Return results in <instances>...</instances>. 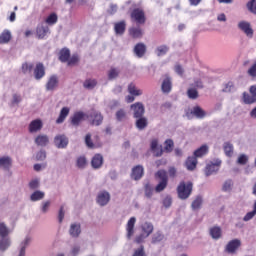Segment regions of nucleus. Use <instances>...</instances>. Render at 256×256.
Wrapping results in <instances>:
<instances>
[{"label":"nucleus","mask_w":256,"mask_h":256,"mask_svg":"<svg viewBox=\"0 0 256 256\" xmlns=\"http://www.w3.org/2000/svg\"><path fill=\"white\" fill-rule=\"evenodd\" d=\"M209 235L214 239V241H219L223 237V230L219 226H213L209 230Z\"/></svg>","instance_id":"4be33fe9"},{"label":"nucleus","mask_w":256,"mask_h":256,"mask_svg":"<svg viewBox=\"0 0 256 256\" xmlns=\"http://www.w3.org/2000/svg\"><path fill=\"white\" fill-rule=\"evenodd\" d=\"M64 219H65V208L61 206L58 212V223H63Z\"/></svg>","instance_id":"0e129e2a"},{"label":"nucleus","mask_w":256,"mask_h":256,"mask_svg":"<svg viewBox=\"0 0 256 256\" xmlns=\"http://www.w3.org/2000/svg\"><path fill=\"white\" fill-rule=\"evenodd\" d=\"M130 109L133 110V117L137 119L139 117H143L145 115V105L141 102H136L130 106Z\"/></svg>","instance_id":"9d476101"},{"label":"nucleus","mask_w":256,"mask_h":256,"mask_svg":"<svg viewBox=\"0 0 256 256\" xmlns=\"http://www.w3.org/2000/svg\"><path fill=\"white\" fill-rule=\"evenodd\" d=\"M22 71L23 73H31L33 71V64L24 63L22 65Z\"/></svg>","instance_id":"e2e57ef3"},{"label":"nucleus","mask_w":256,"mask_h":256,"mask_svg":"<svg viewBox=\"0 0 256 256\" xmlns=\"http://www.w3.org/2000/svg\"><path fill=\"white\" fill-rule=\"evenodd\" d=\"M185 167L188 171H195L197 168V158L195 156H189L185 162Z\"/></svg>","instance_id":"a878e982"},{"label":"nucleus","mask_w":256,"mask_h":256,"mask_svg":"<svg viewBox=\"0 0 256 256\" xmlns=\"http://www.w3.org/2000/svg\"><path fill=\"white\" fill-rule=\"evenodd\" d=\"M145 173V169L142 165H137L134 168H132L131 172V179H134V181H139L143 177Z\"/></svg>","instance_id":"dca6fc26"},{"label":"nucleus","mask_w":256,"mask_h":256,"mask_svg":"<svg viewBox=\"0 0 256 256\" xmlns=\"http://www.w3.org/2000/svg\"><path fill=\"white\" fill-rule=\"evenodd\" d=\"M49 33H50L49 26L43 23L39 24L36 28V36L38 39H45V37H47Z\"/></svg>","instance_id":"2eb2a0df"},{"label":"nucleus","mask_w":256,"mask_h":256,"mask_svg":"<svg viewBox=\"0 0 256 256\" xmlns=\"http://www.w3.org/2000/svg\"><path fill=\"white\" fill-rule=\"evenodd\" d=\"M136 119L137 120H136L135 125L139 131H143L144 129H147V125H149V121L147 120V118L141 116Z\"/></svg>","instance_id":"cd10ccee"},{"label":"nucleus","mask_w":256,"mask_h":256,"mask_svg":"<svg viewBox=\"0 0 256 256\" xmlns=\"http://www.w3.org/2000/svg\"><path fill=\"white\" fill-rule=\"evenodd\" d=\"M156 179H160V182L155 187L156 193H161V191H165L167 189V185L169 183V177L167 176V171L158 170L155 173Z\"/></svg>","instance_id":"7ed1b4c3"},{"label":"nucleus","mask_w":256,"mask_h":256,"mask_svg":"<svg viewBox=\"0 0 256 256\" xmlns=\"http://www.w3.org/2000/svg\"><path fill=\"white\" fill-rule=\"evenodd\" d=\"M150 149L155 157H161L163 155V148L159 147V140L153 139L150 143Z\"/></svg>","instance_id":"a211bd4d"},{"label":"nucleus","mask_w":256,"mask_h":256,"mask_svg":"<svg viewBox=\"0 0 256 256\" xmlns=\"http://www.w3.org/2000/svg\"><path fill=\"white\" fill-rule=\"evenodd\" d=\"M221 159H216L214 162H210L205 167V175L206 177H210L213 173H217L219 171V167H221Z\"/></svg>","instance_id":"423d86ee"},{"label":"nucleus","mask_w":256,"mask_h":256,"mask_svg":"<svg viewBox=\"0 0 256 256\" xmlns=\"http://www.w3.org/2000/svg\"><path fill=\"white\" fill-rule=\"evenodd\" d=\"M119 77V69L111 68L108 72V79L111 81L113 79H117Z\"/></svg>","instance_id":"864d4df0"},{"label":"nucleus","mask_w":256,"mask_h":256,"mask_svg":"<svg viewBox=\"0 0 256 256\" xmlns=\"http://www.w3.org/2000/svg\"><path fill=\"white\" fill-rule=\"evenodd\" d=\"M83 87L85 89H89V90L95 89V87H97V80H95V79H87V80L84 81Z\"/></svg>","instance_id":"c03bdc74"},{"label":"nucleus","mask_w":256,"mask_h":256,"mask_svg":"<svg viewBox=\"0 0 256 256\" xmlns=\"http://www.w3.org/2000/svg\"><path fill=\"white\" fill-rule=\"evenodd\" d=\"M203 205V197L201 195L196 196L191 204L192 211H199Z\"/></svg>","instance_id":"f704fd0d"},{"label":"nucleus","mask_w":256,"mask_h":256,"mask_svg":"<svg viewBox=\"0 0 256 256\" xmlns=\"http://www.w3.org/2000/svg\"><path fill=\"white\" fill-rule=\"evenodd\" d=\"M191 115H194L197 119H203L205 117L206 113L201 109V107L196 106L192 109Z\"/></svg>","instance_id":"a19ab883"},{"label":"nucleus","mask_w":256,"mask_h":256,"mask_svg":"<svg viewBox=\"0 0 256 256\" xmlns=\"http://www.w3.org/2000/svg\"><path fill=\"white\" fill-rule=\"evenodd\" d=\"M9 227L5 222H0V251H7L11 246V240L9 239Z\"/></svg>","instance_id":"f257e3e1"},{"label":"nucleus","mask_w":256,"mask_h":256,"mask_svg":"<svg viewBox=\"0 0 256 256\" xmlns=\"http://www.w3.org/2000/svg\"><path fill=\"white\" fill-rule=\"evenodd\" d=\"M11 165H13V159L10 156L0 157V169L9 171V169H11Z\"/></svg>","instance_id":"aec40b11"},{"label":"nucleus","mask_w":256,"mask_h":256,"mask_svg":"<svg viewBox=\"0 0 256 256\" xmlns=\"http://www.w3.org/2000/svg\"><path fill=\"white\" fill-rule=\"evenodd\" d=\"M153 186H151V184H146L144 187V193H145V197H147V199H151L153 197Z\"/></svg>","instance_id":"3c124183"},{"label":"nucleus","mask_w":256,"mask_h":256,"mask_svg":"<svg viewBox=\"0 0 256 256\" xmlns=\"http://www.w3.org/2000/svg\"><path fill=\"white\" fill-rule=\"evenodd\" d=\"M233 189V180L228 179L223 183L222 186V191H224V193H229V191H231Z\"/></svg>","instance_id":"de8ad7c7"},{"label":"nucleus","mask_w":256,"mask_h":256,"mask_svg":"<svg viewBox=\"0 0 256 256\" xmlns=\"http://www.w3.org/2000/svg\"><path fill=\"white\" fill-rule=\"evenodd\" d=\"M243 102L245 105H253V103H256V98L247 92L243 93Z\"/></svg>","instance_id":"79ce46f5"},{"label":"nucleus","mask_w":256,"mask_h":256,"mask_svg":"<svg viewBox=\"0 0 256 256\" xmlns=\"http://www.w3.org/2000/svg\"><path fill=\"white\" fill-rule=\"evenodd\" d=\"M76 165L79 169H85V166L87 165V159L85 158V156H80L77 159Z\"/></svg>","instance_id":"5fc2aeb1"},{"label":"nucleus","mask_w":256,"mask_h":256,"mask_svg":"<svg viewBox=\"0 0 256 256\" xmlns=\"http://www.w3.org/2000/svg\"><path fill=\"white\" fill-rule=\"evenodd\" d=\"M93 169H101L103 167V155L95 154L91 160Z\"/></svg>","instance_id":"393cba45"},{"label":"nucleus","mask_w":256,"mask_h":256,"mask_svg":"<svg viewBox=\"0 0 256 256\" xmlns=\"http://www.w3.org/2000/svg\"><path fill=\"white\" fill-rule=\"evenodd\" d=\"M135 223H137V218L131 217L126 225V231H127V238L130 239V237H133V234L135 233Z\"/></svg>","instance_id":"412c9836"},{"label":"nucleus","mask_w":256,"mask_h":256,"mask_svg":"<svg viewBox=\"0 0 256 256\" xmlns=\"http://www.w3.org/2000/svg\"><path fill=\"white\" fill-rule=\"evenodd\" d=\"M133 256H146L145 255V248L143 246H140V248L135 250Z\"/></svg>","instance_id":"774afa93"},{"label":"nucleus","mask_w":256,"mask_h":256,"mask_svg":"<svg viewBox=\"0 0 256 256\" xmlns=\"http://www.w3.org/2000/svg\"><path fill=\"white\" fill-rule=\"evenodd\" d=\"M70 57H71V51L69 50V48H63L60 50L59 61H61V63H67Z\"/></svg>","instance_id":"c85d7f7f"},{"label":"nucleus","mask_w":256,"mask_h":256,"mask_svg":"<svg viewBox=\"0 0 256 256\" xmlns=\"http://www.w3.org/2000/svg\"><path fill=\"white\" fill-rule=\"evenodd\" d=\"M34 143H36L38 147H47L49 145V136L45 134H39L35 138Z\"/></svg>","instance_id":"5701e85b"},{"label":"nucleus","mask_w":256,"mask_h":256,"mask_svg":"<svg viewBox=\"0 0 256 256\" xmlns=\"http://www.w3.org/2000/svg\"><path fill=\"white\" fill-rule=\"evenodd\" d=\"M69 115V108L63 107L60 111L59 117L56 120V123L59 125L67 119V116Z\"/></svg>","instance_id":"4c0bfd02"},{"label":"nucleus","mask_w":256,"mask_h":256,"mask_svg":"<svg viewBox=\"0 0 256 256\" xmlns=\"http://www.w3.org/2000/svg\"><path fill=\"white\" fill-rule=\"evenodd\" d=\"M87 119H89L92 123V125H95L96 127H99L101 123H103V115L100 114L99 111L92 110L88 115Z\"/></svg>","instance_id":"1a4fd4ad"},{"label":"nucleus","mask_w":256,"mask_h":256,"mask_svg":"<svg viewBox=\"0 0 256 256\" xmlns=\"http://www.w3.org/2000/svg\"><path fill=\"white\" fill-rule=\"evenodd\" d=\"M109 201H111V194L108 191L103 190L98 193L96 203H98L100 207H105V205L109 204Z\"/></svg>","instance_id":"0eeeda50"},{"label":"nucleus","mask_w":256,"mask_h":256,"mask_svg":"<svg viewBox=\"0 0 256 256\" xmlns=\"http://www.w3.org/2000/svg\"><path fill=\"white\" fill-rule=\"evenodd\" d=\"M129 33L134 39L143 37V30L141 28H130Z\"/></svg>","instance_id":"a18cd8bd"},{"label":"nucleus","mask_w":256,"mask_h":256,"mask_svg":"<svg viewBox=\"0 0 256 256\" xmlns=\"http://www.w3.org/2000/svg\"><path fill=\"white\" fill-rule=\"evenodd\" d=\"M29 189L35 191V189H39V179L35 178L31 180L28 184Z\"/></svg>","instance_id":"bf43d9fd"},{"label":"nucleus","mask_w":256,"mask_h":256,"mask_svg":"<svg viewBox=\"0 0 256 256\" xmlns=\"http://www.w3.org/2000/svg\"><path fill=\"white\" fill-rule=\"evenodd\" d=\"M246 7L250 13L256 15V0H250L247 2Z\"/></svg>","instance_id":"603ef678"},{"label":"nucleus","mask_w":256,"mask_h":256,"mask_svg":"<svg viewBox=\"0 0 256 256\" xmlns=\"http://www.w3.org/2000/svg\"><path fill=\"white\" fill-rule=\"evenodd\" d=\"M249 162V156L247 154H240V156L237 159L238 165H247Z\"/></svg>","instance_id":"6e6d98bb"},{"label":"nucleus","mask_w":256,"mask_h":256,"mask_svg":"<svg viewBox=\"0 0 256 256\" xmlns=\"http://www.w3.org/2000/svg\"><path fill=\"white\" fill-rule=\"evenodd\" d=\"M45 77V66L43 63L36 64V67L34 69V78L36 81H41Z\"/></svg>","instance_id":"6ab92c4d"},{"label":"nucleus","mask_w":256,"mask_h":256,"mask_svg":"<svg viewBox=\"0 0 256 256\" xmlns=\"http://www.w3.org/2000/svg\"><path fill=\"white\" fill-rule=\"evenodd\" d=\"M223 149L226 157H233V151H234L233 144H231L230 142H225L223 144Z\"/></svg>","instance_id":"ea45409f"},{"label":"nucleus","mask_w":256,"mask_h":256,"mask_svg":"<svg viewBox=\"0 0 256 256\" xmlns=\"http://www.w3.org/2000/svg\"><path fill=\"white\" fill-rule=\"evenodd\" d=\"M239 247H241V240L233 239L227 243L225 247V251L230 255H234V253H237V250L239 249Z\"/></svg>","instance_id":"9b49d317"},{"label":"nucleus","mask_w":256,"mask_h":256,"mask_svg":"<svg viewBox=\"0 0 256 256\" xmlns=\"http://www.w3.org/2000/svg\"><path fill=\"white\" fill-rule=\"evenodd\" d=\"M31 243V237L27 236L24 241H22V243L20 244V252L18 256H25V249H27V247H29Z\"/></svg>","instance_id":"58836bf2"},{"label":"nucleus","mask_w":256,"mask_h":256,"mask_svg":"<svg viewBox=\"0 0 256 256\" xmlns=\"http://www.w3.org/2000/svg\"><path fill=\"white\" fill-rule=\"evenodd\" d=\"M126 28L127 24L125 23V20H122L114 24V31L116 35H123V33H125Z\"/></svg>","instance_id":"c756f323"},{"label":"nucleus","mask_w":256,"mask_h":256,"mask_svg":"<svg viewBox=\"0 0 256 256\" xmlns=\"http://www.w3.org/2000/svg\"><path fill=\"white\" fill-rule=\"evenodd\" d=\"M209 153V146L207 144L202 145L200 148L194 151V157H205Z\"/></svg>","instance_id":"72a5a7b5"},{"label":"nucleus","mask_w":256,"mask_h":256,"mask_svg":"<svg viewBox=\"0 0 256 256\" xmlns=\"http://www.w3.org/2000/svg\"><path fill=\"white\" fill-rule=\"evenodd\" d=\"M116 119L119 122L125 121L127 119V112L125 111V109H119L116 112Z\"/></svg>","instance_id":"8fccbe9b"},{"label":"nucleus","mask_w":256,"mask_h":256,"mask_svg":"<svg viewBox=\"0 0 256 256\" xmlns=\"http://www.w3.org/2000/svg\"><path fill=\"white\" fill-rule=\"evenodd\" d=\"M256 213L252 210L248 213H246V215L243 217V221H251V219H253V217H255Z\"/></svg>","instance_id":"338daca9"},{"label":"nucleus","mask_w":256,"mask_h":256,"mask_svg":"<svg viewBox=\"0 0 256 256\" xmlns=\"http://www.w3.org/2000/svg\"><path fill=\"white\" fill-rule=\"evenodd\" d=\"M164 237L165 236L160 231L156 232L152 236V244L156 245V243H161V241H163Z\"/></svg>","instance_id":"49530a36"},{"label":"nucleus","mask_w":256,"mask_h":256,"mask_svg":"<svg viewBox=\"0 0 256 256\" xmlns=\"http://www.w3.org/2000/svg\"><path fill=\"white\" fill-rule=\"evenodd\" d=\"M85 117L87 118V114H85L84 112H75L74 115L71 117V124L74 125V127H79L81 121H83Z\"/></svg>","instance_id":"f3484780"},{"label":"nucleus","mask_w":256,"mask_h":256,"mask_svg":"<svg viewBox=\"0 0 256 256\" xmlns=\"http://www.w3.org/2000/svg\"><path fill=\"white\" fill-rule=\"evenodd\" d=\"M173 147H175V142H173V140H171V139L165 140V142H164L165 153H172Z\"/></svg>","instance_id":"37998d69"},{"label":"nucleus","mask_w":256,"mask_h":256,"mask_svg":"<svg viewBox=\"0 0 256 256\" xmlns=\"http://www.w3.org/2000/svg\"><path fill=\"white\" fill-rule=\"evenodd\" d=\"M128 93L133 97H141V95H143V90L137 88L135 83H130L128 85Z\"/></svg>","instance_id":"bb28decb"},{"label":"nucleus","mask_w":256,"mask_h":256,"mask_svg":"<svg viewBox=\"0 0 256 256\" xmlns=\"http://www.w3.org/2000/svg\"><path fill=\"white\" fill-rule=\"evenodd\" d=\"M154 53L157 55V57H163L169 53V46L160 45L154 50Z\"/></svg>","instance_id":"c9c22d12"},{"label":"nucleus","mask_w":256,"mask_h":256,"mask_svg":"<svg viewBox=\"0 0 256 256\" xmlns=\"http://www.w3.org/2000/svg\"><path fill=\"white\" fill-rule=\"evenodd\" d=\"M43 129V122L39 119L33 120L29 124V132L37 133V131H41Z\"/></svg>","instance_id":"b1692460"},{"label":"nucleus","mask_w":256,"mask_h":256,"mask_svg":"<svg viewBox=\"0 0 256 256\" xmlns=\"http://www.w3.org/2000/svg\"><path fill=\"white\" fill-rule=\"evenodd\" d=\"M224 93H233L235 91V85L233 82H228L224 85V88L222 90Z\"/></svg>","instance_id":"4d7b16f0"},{"label":"nucleus","mask_w":256,"mask_h":256,"mask_svg":"<svg viewBox=\"0 0 256 256\" xmlns=\"http://www.w3.org/2000/svg\"><path fill=\"white\" fill-rule=\"evenodd\" d=\"M191 193H193V182L185 183L182 181L179 183L177 187V194L182 201L189 199V197H191Z\"/></svg>","instance_id":"f03ea898"},{"label":"nucleus","mask_w":256,"mask_h":256,"mask_svg":"<svg viewBox=\"0 0 256 256\" xmlns=\"http://www.w3.org/2000/svg\"><path fill=\"white\" fill-rule=\"evenodd\" d=\"M49 207H51V201H45L42 203V206H41V212L42 213H47V211H49Z\"/></svg>","instance_id":"69168bd1"},{"label":"nucleus","mask_w":256,"mask_h":256,"mask_svg":"<svg viewBox=\"0 0 256 256\" xmlns=\"http://www.w3.org/2000/svg\"><path fill=\"white\" fill-rule=\"evenodd\" d=\"M47 159V152L45 150H40L36 154V161H45Z\"/></svg>","instance_id":"052dcab7"},{"label":"nucleus","mask_w":256,"mask_h":256,"mask_svg":"<svg viewBox=\"0 0 256 256\" xmlns=\"http://www.w3.org/2000/svg\"><path fill=\"white\" fill-rule=\"evenodd\" d=\"M69 234L71 237H79V235H81V224H71Z\"/></svg>","instance_id":"2f4dec72"},{"label":"nucleus","mask_w":256,"mask_h":256,"mask_svg":"<svg viewBox=\"0 0 256 256\" xmlns=\"http://www.w3.org/2000/svg\"><path fill=\"white\" fill-rule=\"evenodd\" d=\"M173 89V80L169 75H165L161 84V91L164 94H169V92Z\"/></svg>","instance_id":"4468645a"},{"label":"nucleus","mask_w":256,"mask_h":256,"mask_svg":"<svg viewBox=\"0 0 256 256\" xmlns=\"http://www.w3.org/2000/svg\"><path fill=\"white\" fill-rule=\"evenodd\" d=\"M238 29L246 35L248 39H253V35L255 34V31L253 30V27L251 26V22L242 20L238 22Z\"/></svg>","instance_id":"20e7f679"},{"label":"nucleus","mask_w":256,"mask_h":256,"mask_svg":"<svg viewBox=\"0 0 256 256\" xmlns=\"http://www.w3.org/2000/svg\"><path fill=\"white\" fill-rule=\"evenodd\" d=\"M163 205L166 209H169V207H171V205H173V198H171V196H166L163 199Z\"/></svg>","instance_id":"680f3d73"},{"label":"nucleus","mask_w":256,"mask_h":256,"mask_svg":"<svg viewBox=\"0 0 256 256\" xmlns=\"http://www.w3.org/2000/svg\"><path fill=\"white\" fill-rule=\"evenodd\" d=\"M54 145L57 149H65L69 145V138L65 134H59L54 137Z\"/></svg>","instance_id":"6e6552de"},{"label":"nucleus","mask_w":256,"mask_h":256,"mask_svg":"<svg viewBox=\"0 0 256 256\" xmlns=\"http://www.w3.org/2000/svg\"><path fill=\"white\" fill-rule=\"evenodd\" d=\"M133 53L138 59H143L147 53V45L143 42L137 43L133 48Z\"/></svg>","instance_id":"f8f14e48"},{"label":"nucleus","mask_w":256,"mask_h":256,"mask_svg":"<svg viewBox=\"0 0 256 256\" xmlns=\"http://www.w3.org/2000/svg\"><path fill=\"white\" fill-rule=\"evenodd\" d=\"M187 95L189 99H197V97H199V92H197V89L195 88H190L187 91Z\"/></svg>","instance_id":"13d9d810"},{"label":"nucleus","mask_w":256,"mask_h":256,"mask_svg":"<svg viewBox=\"0 0 256 256\" xmlns=\"http://www.w3.org/2000/svg\"><path fill=\"white\" fill-rule=\"evenodd\" d=\"M130 17L132 21H135L138 25L145 24V12L141 8H135L131 14Z\"/></svg>","instance_id":"39448f33"},{"label":"nucleus","mask_w":256,"mask_h":256,"mask_svg":"<svg viewBox=\"0 0 256 256\" xmlns=\"http://www.w3.org/2000/svg\"><path fill=\"white\" fill-rule=\"evenodd\" d=\"M59 87V76L51 75L45 85L46 91H55Z\"/></svg>","instance_id":"ddd939ff"},{"label":"nucleus","mask_w":256,"mask_h":256,"mask_svg":"<svg viewBox=\"0 0 256 256\" xmlns=\"http://www.w3.org/2000/svg\"><path fill=\"white\" fill-rule=\"evenodd\" d=\"M141 230H142L143 234L146 235V237H149V235H151V233H153V230H154L153 223L144 222L141 225Z\"/></svg>","instance_id":"7c9ffc66"},{"label":"nucleus","mask_w":256,"mask_h":256,"mask_svg":"<svg viewBox=\"0 0 256 256\" xmlns=\"http://www.w3.org/2000/svg\"><path fill=\"white\" fill-rule=\"evenodd\" d=\"M11 41V31L9 30H4L0 34V45H5Z\"/></svg>","instance_id":"e433bc0d"},{"label":"nucleus","mask_w":256,"mask_h":256,"mask_svg":"<svg viewBox=\"0 0 256 256\" xmlns=\"http://www.w3.org/2000/svg\"><path fill=\"white\" fill-rule=\"evenodd\" d=\"M45 199V192L36 190L30 195V201L33 203Z\"/></svg>","instance_id":"473e14b6"},{"label":"nucleus","mask_w":256,"mask_h":256,"mask_svg":"<svg viewBox=\"0 0 256 256\" xmlns=\"http://www.w3.org/2000/svg\"><path fill=\"white\" fill-rule=\"evenodd\" d=\"M59 17L57 16L56 13H51L47 18H46V23L47 25H55L58 21Z\"/></svg>","instance_id":"09e8293b"}]
</instances>
